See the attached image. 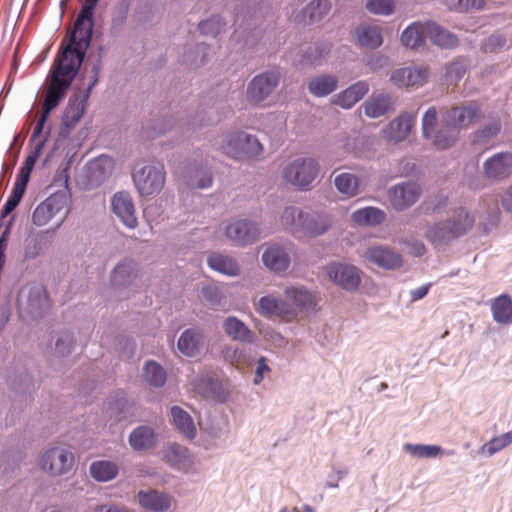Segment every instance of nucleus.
Returning a JSON list of instances; mask_svg holds the SVG:
<instances>
[{
	"instance_id": "1",
	"label": "nucleus",
	"mask_w": 512,
	"mask_h": 512,
	"mask_svg": "<svg viewBox=\"0 0 512 512\" xmlns=\"http://www.w3.org/2000/svg\"><path fill=\"white\" fill-rule=\"evenodd\" d=\"M99 0H85L72 32L61 42L59 51L45 80L41 114L36 121L29 143L42 140L50 113L64 100L83 63L93 31V13Z\"/></svg>"
},
{
	"instance_id": "2",
	"label": "nucleus",
	"mask_w": 512,
	"mask_h": 512,
	"mask_svg": "<svg viewBox=\"0 0 512 512\" xmlns=\"http://www.w3.org/2000/svg\"><path fill=\"white\" fill-rule=\"evenodd\" d=\"M422 133L439 150L452 147L459 138V131L451 125L442 122L439 126L438 112L434 106L429 107L422 117Z\"/></svg>"
},
{
	"instance_id": "3",
	"label": "nucleus",
	"mask_w": 512,
	"mask_h": 512,
	"mask_svg": "<svg viewBox=\"0 0 512 512\" xmlns=\"http://www.w3.org/2000/svg\"><path fill=\"white\" fill-rule=\"evenodd\" d=\"M320 171L318 162L311 157L296 158L287 163L281 172L283 180L298 190H309Z\"/></svg>"
},
{
	"instance_id": "4",
	"label": "nucleus",
	"mask_w": 512,
	"mask_h": 512,
	"mask_svg": "<svg viewBox=\"0 0 512 512\" xmlns=\"http://www.w3.org/2000/svg\"><path fill=\"white\" fill-rule=\"evenodd\" d=\"M280 81V74L267 71L255 76L248 84L246 99L253 106L264 107Z\"/></svg>"
},
{
	"instance_id": "5",
	"label": "nucleus",
	"mask_w": 512,
	"mask_h": 512,
	"mask_svg": "<svg viewBox=\"0 0 512 512\" xmlns=\"http://www.w3.org/2000/svg\"><path fill=\"white\" fill-rule=\"evenodd\" d=\"M223 149L227 155L235 159H251L263 151L259 140L244 132L230 134Z\"/></svg>"
},
{
	"instance_id": "6",
	"label": "nucleus",
	"mask_w": 512,
	"mask_h": 512,
	"mask_svg": "<svg viewBox=\"0 0 512 512\" xmlns=\"http://www.w3.org/2000/svg\"><path fill=\"white\" fill-rule=\"evenodd\" d=\"M481 107L477 102L470 101L452 106L442 113V122L451 125L457 131L467 129L481 117Z\"/></svg>"
},
{
	"instance_id": "7",
	"label": "nucleus",
	"mask_w": 512,
	"mask_h": 512,
	"mask_svg": "<svg viewBox=\"0 0 512 512\" xmlns=\"http://www.w3.org/2000/svg\"><path fill=\"white\" fill-rule=\"evenodd\" d=\"M133 181L142 196L159 193L165 183L164 167L161 164L146 165L133 174Z\"/></svg>"
},
{
	"instance_id": "8",
	"label": "nucleus",
	"mask_w": 512,
	"mask_h": 512,
	"mask_svg": "<svg viewBox=\"0 0 512 512\" xmlns=\"http://www.w3.org/2000/svg\"><path fill=\"white\" fill-rule=\"evenodd\" d=\"M88 103L87 94H73L62 113L59 134L68 138L82 119Z\"/></svg>"
},
{
	"instance_id": "9",
	"label": "nucleus",
	"mask_w": 512,
	"mask_h": 512,
	"mask_svg": "<svg viewBox=\"0 0 512 512\" xmlns=\"http://www.w3.org/2000/svg\"><path fill=\"white\" fill-rule=\"evenodd\" d=\"M41 468L51 475L68 473L74 465V454L62 447H53L44 452L40 462Z\"/></svg>"
},
{
	"instance_id": "10",
	"label": "nucleus",
	"mask_w": 512,
	"mask_h": 512,
	"mask_svg": "<svg viewBox=\"0 0 512 512\" xmlns=\"http://www.w3.org/2000/svg\"><path fill=\"white\" fill-rule=\"evenodd\" d=\"M70 199L66 192L51 194L40 203L32 214V222L36 226L46 225L55 215L69 207Z\"/></svg>"
},
{
	"instance_id": "11",
	"label": "nucleus",
	"mask_w": 512,
	"mask_h": 512,
	"mask_svg": "<svg viewBox=\"0 0 512 512\" xmlns=\"http://www.w3.org/2000/svg\"><path fill=\"white\" fill-rule=\"evenodd\" d=\"M326 273L331 281L348 291L356 290L361 283L360 270L353 265L332 263L326 267Z\"/></svg>"
},
{
	"instance_id": "12",
	"label": "nucleus",
	"mask_w": 512,
	"mask_h": 512,
	"mask_svg": "<svg viewBox=\"0 0 512 512\" xmlns=\"http://www.w3.org/2000/svg\"><path fill=\"white\" fill-rule=\"evenodd\" d=\"M421 188L416 182L399 183L389 189L388 197L391 205L398 211H403L414 205L420 195Z\"/></svg>"
},
{
	"instance_id": "13",
	"label": "nucleus",
	"mask_w": 512,
	"mask_h": 512,
	"mask_svg": "<svg viewBox=\"0 0 512 512\" xmlns=\"http://www.w3.org/2000/svg\"><path fill=\"white\" fill-rule=\"evenodd\" d=\"M417 116L415 113H403L393 119L383 129V137L389 142H402L408 138L416 124Z\"/></svg>"
},
{
	"instance_id": "14",
	"label": "nucleus",
	"mask_w": 512,
	"mask_h": 512,
	"mask_svg": "<svg viewBox=\"0 0 512 512\" xmlns=\"http://www.w3.org/2000/svg\"><path fill=\"white\" fill-rule=\"evenodd\" d=\"M284 296L286 307L294 312L293 320L300 312L313 309L318 302L316 295L302 287H287Z\"/></svg>"
},
{
	"instance_id": "15",
	"label": "nucleus",
	"mask_w": 512,
	"mask_h": 512,
	"mask_svg": "<svg viewBox=\"0 0 512 512\" xmlns=\"http://www.w3.org/2000/svg\"><path fill=\"white\" fill-rule=\"evenodd\" d=\"M225 234L236 244L244 246L258 240L260 230L252 221L236 220L226 226Z\"/></svg>"
},
{
	"instance_id": "16",
	"label": "nucleus",
	"mask_w": 512,
	"mask_h": 512,
	"mask_svg": "<svg viewBox=\"0 0 512 512\" xmlns=\"http://www.w3.org/2000/svg\"><path fill=\"white\" fill-rule=\"evenodd\" d=\"M429 77V69L424 66L399 68L392 72L390 81L397 87H419L424 85Z\"/></svg>"
},
{
	"instance_id": "17",
	"label": "nucleus",
	"mask_w": 512,
	"mask_h": 512,
	"mask_svg": "<svg viewBox=\"0 0 512 512\" xmlns=\"http://www.w3.org/2000/svg\"><path fill=\"white\" fill-rule=\"evenodd\" d=\"M471 229V221H466L463 226H449L447 221L435 224L428 228L426 238L434 245L448 243Z\"/></svg>"
},
{
	"instance_id": "18",
	"label": "nucleus",
	"mask_w": 512,
	"mask_h": 512,
	"mask_svg": "<svg viewBox=\"0 0 512 512\" xmlns=\"http://www.w3.org/2000/svg\"><path fill=\"white\" fill-rule=\"evenodd\" d=\"M366 259L374 265L386 270L397 269L402 266V257L388 246H373L366 250Z\"/></svg>"
},
{
	"instance_id": "19",
	"label": "nucleus",
	"mask_w": 512,
	"mask_h": 512,
	"mask_svg": "<svg viewBox=\"0 0 512 512\" xmlns=\"http://www.w3.org/2000/svg\"><path fill=\"white\" fill-rule=\"evenodd\" d=\"M257 312L267 318H277L285 322H292L294 315V312L286 307L284 300L271 295L259 299Z\"/></svg>"
},
{
	"instance_id": "20",
	"label": "nucleus",
	"mask_w": 512,
	"mask_h": 512,
	"mask_svg": "<svg viewBox=\"0 0 512 512\" xmlns=\"http://www.w3.org/2000/svg\"><path fill=\"white\" fill-rule=\"evenodd\" d=\"M112 211L129 228H135L137 218L135 216V207L133 200L127 192H117L111 200Z\"/></svg>"
},
{
	"instance_id": "21",
	"label": "nucleus",
	"mask_w": 512,
	"mask_h": 512,
	"mask_svg": "<svg viewBox=\"0 0 512 512\" xmlns=\"http://www.w3.org/2000/svg\"><path fill=\"white\" fill-rule=\"evenodd\" d=\"M484 174L490 179H504L512 175V154L511 153H498L488 160L483 165Z\"/></svg>"
},
{
	"instance_id": "22",
	"label": "nucleus",
	"mask_w": 512,
	"mask_h": 512,
	"mask_svg": "<svg viewBox=\"0 0 512 512\" xmlns=\"http://www.w3.org/2000/svg\"><path fill=\"white\" fill-rule=\"evenodd\" d=\"M369 92L366 81H357L333 98V103L344 109H350Z\"/></svg>"
},
{
	"instance_id": "23",
	"label": "nucleus",
	"mask_w": 512,
	"mask_h": 512,
	"mask_svg": "<svg viewBox=\"0 0 512 512\" xmlns=\"http://www.w3.org/2000/svg\"><path fill=\"white\" fill-rule=\"evenodd\" d=\"M362 108L367 117L378 118L394 111V101L387 94H378L365 101Z\"/></svg>"
},
{
	"instance_id": "24",
	"label": "nucleus",
	"mask_w": 512,
	"mask_h": 512,
	"mask_svg": "<svg viewBox=\"0 0 512 512\" xmlns=\"http://www.w3.org/2000/svg\"><path fill=\"white\" fill-rule=\"evenodd\" d=\"M265 266L275 272L285 271L290 264L288 253L278 245L269 246L262 255Z\"/></svg>"
},
{
	"instance_id": "25",
	"label": "nucleus",
	"mask_w": 512,
	"mask_h": 512,
	"mask_svg": "<svg viewBox=\"0 0 512 512\" xmlns=\"http://www.w3.org/2000/svg\"><path fill=\"white\" fill-rule=\"evenodd\" d=\"M307 211H303L297 207H287L281 215L282 227L296 237H302L303 223Z\"/></svg>"
},
{
	"instance_id": "26",
	"label": "nucleus",
	"mask_w": 512,
	"mask_h": 512,
	"mask_svg": "<svg viewBox=\"0 0 512 512\" xmlns=\"http://www.w3.org/2000/svg\"><path fill=\"white\" fill-rule=\"evenodd\" d=\"M223 329L233 340L247 343L254 341V333L236 317L226 318L223 322Z\"/></svg>"
},
{
	"instance_id": "27",
	"label": "nucleus",
	"mask_w": 512,
	"mask_h": 512,
	"mask_svg": "<svg viewBox=\"0 0 512 512\" xmlns=\"http://www.w3.org/2000/svg\"><path fill=\"white\" fill-rule=\"evenodd\" d=\"M26 301L31 314H40L50 306L48 294L41 285H33L27 289Z\"/></svg>"
},
{
	"instance_id": "28",
	"label": "nucleus",
	"mask_w": 512,
	"mask_h": 512,
	"mask_svg": "<svg viewBox=\"0 0 512 512\" xmlns=\"http://www.w3.org/2000/svg\"><path fill=\"white\" fill-rule=\"evenodd\" d=\"M427 36L433 44L441 48H454L458 45L457 37L434 22H426Z\"/></svg>"
},
{
	"instance_id": "29",
	"label": "nucleus",
	"mask_w": 512,
	"mask_h": 512,
	"mask_svg": "<svg viewBox=\"0 0 512 512\" xmlns=\"http://www.w3.org/2000/svg\"><path fill=\"white\" fill-rule=\"evenodd\" d=\"M338 80L332 75H319L308 81V91L316 97H325L337 89Z\"/></svg>"
},
{
	"instance_id": "30",
	"label": "nucleus",
	"mask_w": 512,
	"mask_h": 512,
	"mask_svg": "<svg viewBox=\"0 0 512 512\" xmlns=\"http://www.w3.org/2000/svg\"><path fill=\"white\" fill-rule=\"evenodd\" d=\"M493 319L503 325L512 323V299L507 294L495 298L491 304Z\"/></svg>"
},
{
	"instance_id": "31",
	"label": "nucleus",
	"mask_w": 512,
	"mask_h": 512,
	"mask_svg": "<svg viewBox=\"0 0 512 512\" xmlns=\"http://www.w3.org/2000/svg\"><path fill=\"white\" fill-rule=\"evenodd\" d=\"M139 503L150 511L163 512L171 506V499L166 494L157 491L140 492Z\"/></svg>"
},
{
	"instance_id": "32",
	"label": "nucleus",
	"mask_w": 512,
	"mask_h": 512,
	"mask_svg": "<svg viewBox=\"0 0 512 512\" xmlns=\"http://www.w3.org/2000/svg\"><path fill=\"white\" fill-rule=\"evenodd\" d=\"M203 334L195 329H187L178 340V349L186 356H194L203 343Z\"/></svg>"
},
{
	"instance_id": "33",
	"label": "nucleus",
	"mask_w": 512,
	"mask_h": 512,
	"mask_svg": "<svg viewBox=\"0 0 512 512\" xmlns=\"http://www.w3.org/2000/svg\"><path fill=\"white\" fill-rule=\"evenodd\" d=\"M426 36V23L414 22L402 32L401 42L405 47L415 49L424 43Z\"/></svg>"
},
{
	"instance_id": "34",
	"label": "nucleus",
	"mask_w": 512,
	"mask_h": 512,
	"mask_svg": "<svg viewBox=\"0 0 512 512\" xmlns=\"http://www.w3.org/2000/svg\"><path fill=\"white\" fill-rule=\"evenodd\" d=\"M303 224L302 236H317L328 230L330 227V220L326 215L307 212Z\"/></svg>"
},
{
	"instance_id": "35",
	"label": "nucleus",
	"mask_w": 512,
	"mask_h": 512,
	"mask_svg": "<svg viewBox=\"0 0 512 512\" xmlns=\"http://www.w3.org/2000/svg\"><path fill=\"white\" fill-rule=\"evenodd\" d=\"M357 40L361 46L377 48L382 44L381 30L378 26L362 24L357 30Z\"/></svg>"
},
{
	"instance_id": "36",
	"label": "nucleus",
	"mask_w": 512,
	"mask_h": 512,
	"mask_svg": "<svg viewBox=\"0 0 512 512\" xmlns=\"http://www.w3.org/2000/svg\"><path fill=\"white\" fill-rule=\"evenodd\" d=\"M171 416L174 425L185 437L193 439L196 436V428L191 416L178 406L171 408Z\"/></svg>"
},
{
	"instance_id": "37",
	"label": "nucleus",
	"mask_w": 512,
	"mask_h": 512,
	"mask_svg": "<svg viewBox=\"0 0 512 512\" xmlns=\"http://www.w3.org/2000/svg\"><path fill=\"white\" fill-rule=\"evenodd\" d=\"M155 441L156 439L153 430L146 426L136 428L129 437L130 445L137 451L151 448L154 446Z\"/></svg>"
},
{
	"instance_id": "38",
	"label": "nucleus",
	"mask_w": 512,
	"mask_h": 512,
	"mask_svg": "<svg viewBox=\"0 0 512 512\" xmlns=\"http://www.w3.org/2000/svg\"><path fill=\"white\" fill-rule=\"evenodd\" d=\"M208 265L213 270L228 276H236L240 271L239 265L235 259L222 254H212L208 258Z\"/></svg>"
},
{
	"instance_id": "39",
	"label": "nucleus",
	"mask_w": 512,
	"mask_h": 512,
	"mask_svg": "<svg viewBox=\"0 0 512 512\" xmlns=\"http://www.w3.org/2000/svg\"><path fill=\"white\" fill-rule=\"evenodd\" d=\"M331 9V2L329 0H313L304 9L300 22L313 23L320 21Z\"/></svg>"
},
{
	"instance_id": "40",
	"label": "nucleus",
	"mask_w": 512,
	"mask_h": 512,
	"mask_svg": "<svg viewBox=\"0 0 512 512\" xmlns=\"http://www.w3.org/2000/svg\"><path fill=\"white\" fill-rule=\"evenodd\" d=\"M137 276V266L132 260L119 263L112 272V282L117 286H123L132 282Z\"/></svg>"
},
{
	"instance_id": "41",
	"label": "nucleus",
	"mask_w": 512,
	"mask_h": 512,
	"mask_svg": "<svg viewBox=\"0 0 512 512\" xmlns=\"http://www.w3.org/2000/svg\"><path fill=\"white\" fill-rule=\"evenodd\" d=\"M352 220L360 225H378L385 220V213L379 208L365 207L352 214Z\"/></svg>"
},
{
	"instance_id": "42",
	"label": "nucleus",
	"mask_w": 512,
	"mask_h": 512,
	"mask_svg": "<svg viewBox=\"0 0 512 512\" xmlns=\"http://www.w3.org/2000/svg\"><path fill=\"white\" fill-rule=\"evenodd\" d=\"M334 184L340 193L348 197H353L359 193L360 182L354 174H338L335 176Z\"/></svg>"
},
{
	"instance_id": "43",
	"label": "nucleus",
	"mask_w": 512,
	"mask_h": 512,
	"mask_svg": "<svg viewBox=\"0 0 512 512\" xmlns=\"http://www.w3.org/2000/svg\"><path fill=\"white\" fill-rule=\"evenodd\" d=\"M91 476L101 482L112 480L118 474V466L111 461H96L90 466Z\"/></svg>"
},
{
	"instance_id": "44",
	"label": "nucleus",
	"mask_w": 512,
	"mask_h": 512,
	"mask_svg": "<svg viewBox=\"0 0 512 512\" xmlns=\"http://www.w3.org/2000/svg\"><path fill=\"white\" fill-rule=\"evenodd\" d=\"M144 378L153 386H162L166 381V372L155 361H148L144 367Z\"/></svg>"
},
{
	"instance_id": "45",
	"label": "nucleus",
	"mask_w": 512,
	"mask_h": 512,
	"mask_svg": "<svg viewBox=\"0 0 512 512\" xmlns=\"http://www.w3.org/2000/svg\"><path fill=\"white\" fill-rule=\"evenodd\" d=\"M188 457V449L176 443L170 444L164 452L165 460L175 467H180Z\"/></svg>"
},
{
	"instance_id": "46",
	"label": "nucleus",
	"mask_w": 512,
	"mask_h": 512,
	"mask_svg": "<svg viewBox=\"0 0 512 512\" xmlns=\"http://www.w3.org/2000/svg\"><path fill=\"white\" fill-rule=\"evenodd\" d=\"M404 449L417 458H433L442 452L438 445L406 444Z\"/></svg>"
},
{
	"instance_id": "47",
	"label": "nucleus",
	"mask_w": 512,
	"mask_h": 512,
	"mask_svg": "<svg viewBox=\"0 0 512 512\" xmlns=\"http://www.w3.org/2000/svg\"><path fill=\"white\" fill-rule=\"evenodd\" d=\"M222 354L225 361L238 369L244 368L250 364L249 357L238 348L232 346L225 347Z\"/></svg>"
},
{
	"instance_id": "48",
	"label": "nucleus",
	"mask_w": 512,
	"mask_h": 512,
	"mask_svg": "<svg viewBox=\"0 0 512 512\" xmlns=\"http://www.w3.org/2000/svg\"><path fill=\"white\" fill-rule=\"evenodd\" d=\"M187 184L192 188L204 189L212 184L211 172L207 169H196L187 178Z\"/></svg>"
},
{
	"instance_id": "49",
	"label": "nucleus",
	"mask_w": 512,
	"mask_h": 512,
	"mask_svg": "<svg viewBox=\"0 0 512 512\" xmlns=\"http://www.w3.org/2000/svg\"><path fill=\"white\" fill-rule=\"evenodd\" d=\"M25 191V186H21L20 184L14 183L12 191L1 210V217H6L18 206Z\"/></svg>"
},
{
	"instance_id": "50",
	"label": "nucleus",
	"mask_w": 512,
	"mask_h": 512,
	"mask_svg": "<svg viewBox=\"0 0 512 512\" xmlns=\"http://www.w3.org/2000/svg\"><path fill=\"white\" fill-rule=\"evenodd\" d=\"M501 125L499 121H494L493 123L485 126L484 128L478 130L474 135V142L480 145L489 144L492 139H494L498 133L500 132Z\"/></svg>"
},
{
	"instance_id": "51",
	"label": "nucleus",
	"mask_w": 512,
	"mask_h": 512,
	"mask_svg": "<svg viewBox=\"0 0 512 512\" xmlns=\"http://www.w3.org/2000/svg\"><path fill=\"white\" fill-rule=\"evenodd\" d=\"M366 9L373 14L377 15H391L395 10L394 0H368L366 2Z\"/></svg>"
},
{
	"instance_id": "52",
	"label": "nucleus",
	"mask_w": 512,
	"mask_h": 512,
	"mask_svg": "<svg viewBox=\"0 0 512 512\" xmlns=\"http://www.w3.org/2000/svg\"><path fill=\"white\" fill-rule=\"evenodd\" d=\"M512 443V432L504 433L500 436L494 437L489 442L485 443L483 446V450L488 453V455H493L496 452L502 450Z\"/></svg>"
},
{
	"instance_id": "53",
	"label": "nucleus",
	"mask_w": 512,
	"mask_h": 512,
	"mask_svg": "<svg viewBox=\"0 0 512 512\" xmlns=\"http://www.w3.org/2000/svg\"><path fill=\"white\" fill-rule=\"evenodd\" d=\"M198 27L201 34L216 36L224 30L225 23L221 17L212 16L210 19L200 22Z\"/></svg>"
},
{
	"instance_id": "54",
	"label": "nucleus",
	"mask_w": 512,
	"mask_h": 512,
	"mask_svg": "<svg viewBox=\"0 0 512 512\" xmlns=\"http://www.w3.org/2000/svg\"><path fill=\"white\" fill-rule=\"evenodd\" d=\"M330 52L327 45L309 47L303 55L304 61L311 65H318Z\"/></svg>"
},
{
	"instance_id": "55",
	"label": "nucleus",
	"mask_w": 512,
	"mask_h": 512,
	"mask_svg": "<svg viewBox=\"0 0 512 512\" xmlns=\"http://www.w3.org/2000/svg\"><path fill=\"white\" fill-rule=\"evenodd\" d=\"M445 5L456 11H466L470 8L481 9L484 6V0H444Z\"/></svg>"
},
{
	"instance_id": "56",
	"label": "nucleus",
	"mask_w": 512,
	"mask_h": 512,
	"mask_svg": "<svg viewBox=\"0 0 512 512\" xmlns=\"http://www.w3.org/2000/svg\"><path fill=\"white\" fill-rule=\"evenodd\" d=\"M466 68L464 64L460 61H454L447 65L445 78L447 83L455 84L457 83L465 74Z\"/></svg>"
},
{
	"instance_id": "57",
	"label": "nucleus",
	"mask_w": 512,
	"mask_h": 512,
	"mask_svg": "<svg viewBox=\"0 0 512 512\" xmlns=\"http://www.w3.org/2000/svg\"><path fill=\"white\" fill-rule=\"evenodd\" d=\"M51 128L49 127L47 131L45 132V135L43 136L42 140H39L33 147V149L28 153L27 157L25 158L24 163L30 165L34 168L35 163L37 162L39 156L41 155V152L43 148L45 147V144L48 140V137L50 135Z\"/></svg>"
},
{
	"instance_id": "58",
	"label": "nucleus",
	"mask_w": 512,
	"mask_h": 512,
	"mask_svg": "<svg viewBox=\"0 0 512 512\" xmlns=\"http://www.w3.org/2000/svg\"><path fill=\"white\" fill-rule=\"evenodd\" d=\"M506 44V40L501 35H491L482 43V50L485 53H494L502 49Z\"/></svg>"
},
{
	"instance_id": "59",
	"label": "nucleus",
	"mask_w": 512,
	"mask_h": 512,
	"mask_svg": "<svg viewBox=\"0 0 512 512\" xmlns=\"http://www.w3.org/2000/svg\"><path fill=\"white\" fill-rule=\"evenodd\" d=\"M42 252V246L37 238L27 241L24 249V258L26 260L35 259Z\"/></svg>"
},
{
	"instance_id": "60",
	"label": "nucleus",
	"mask_w": 512,
	"mask_h": 512,
	"mask_svg": "<svg viewBox=\"0 0 512 512\" xmlns=\"http://www.w3.org/2000/svg\"><path fill=\"white\" fill-rule=\"evenodd\" d=\"M471 221V227L473 226L475 219L473 216H470L468 212L464 209L460 208L453 213V217L451 220H448L447 223L449 226H463L466 221Z\"/></svg>"
},
{
	"instance_id": "61",
	"label": "nucleus",
	"mask_w": 512,
	"mask_h": 512,
	"mask_svg": "<svg viewBox=\"0 0 512 512\" xmlns=\"http://www.w3.org/2000/svg\"><path fill=\"white\" fill-rule=\"evenodd\" d=\"M100 70H101V60L99 59L97 61V63H95L92 67V75H91V80H90V83L87 87V89L85 91H82V92H79L78 94H87L88 96V99L90 98V95H91V91L93 89V87L98 83L99 81V75H100Z\"/></svg>"
},
{
	"instance_id": "62",
	"label": "nucleus",
	"mask_w": 512,
	"mask_h": 512,
	"mask_svg": "<svg viewBox=\"0 0 512 512\" xmlns=\"http://www.w3.org/2000/svg\"><path fill=\"white\" fill-rule=\"evenodd\" d=\"M32 170H33V167H31L30 165H28L26 163H23V165L21 166V168L17 174L15 183L20 184L21 186L27 187Z\"/></svg>"
},
{
	"instance_id": "63",
	"label": "nucleus",
	"mask_w": 512,
	"mask_h": 512,
	"mask_svg": "<svg viewBox=\"0 0 512 512\" xmlns=\"http://www.w3.org/2000/svg\"><path fill=\"white\" fill-rule=\"evenodd\" d=\"M269 370H270V368L266 364L265 358L264 357H260V359L258 361V366H257V369H256L254 383L255 384H259L263 380V374L265 372L269 371Z\"/></svg>"
},
{
	"instance_id": "64",
	"label": "nucleus",
	"mask_w": 512,
	"mask_h": 512,
	"mask_svg": "<svg viewBox=\"0 0 512 512\" xmlns=\"http://www.w3.org/2000/svg\"><path fill=\"white\" fill-rule=\"evenodd\" d=\"M430 287L431 283H428L412 290L410 293L412 301H418L424 298L428 294Z\"/></svg>"
}]
</instances>
